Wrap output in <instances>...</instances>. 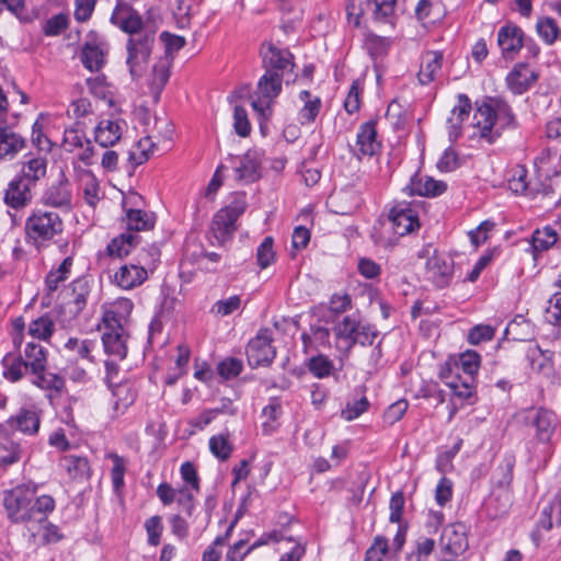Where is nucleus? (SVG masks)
I'll list each match as a JSON object with an SVG mask.
<instances>
[{"instance_id":"17","label":"nucleus","mask_w":561,"mask_h":561,"mask_svg":"<svg viewBox=\"0 0 561 561\" xmlns=\"http://www.w3.org/2000/svg\"><path fill=\"white\" fill-rule=\"evenodd\" d=\"M496 39L503 58L514 59L524 45V32L519 26L506 23L499 28Z\"/></svg>"},{"instance_id":"5","label":"nucleus","mask_w":561,"mask_h":561,"mask_svg":"<svg viewBox=\"0 0 561 561\" xmlns=\"http://www.w3.org/2000/svg\"><path fill=\"white\" fill-rule=\"evenodd\" d=\"M37 490L36 483L28 482L3 493V505L12 522L25 523L32 519L33 508L31 505Z\"/></svg>"},{"instance_id":"37","label":"nucleus","mask_w":561,"mask_h":561,"mask_svg":"<svg viewBox=\"0 0 561 561\" xmlns=\"http://www.w3.org/2000/svg\"><path fill=\"white\" fill-rule=\"evenodd\" d=\"M299 99L304 103L298 112V119L301 124H311L314 122L321 108V100L317 95H312L309 91L304 90L299 93Z\"/></svg>"},{"instance_id":"32","label":"nucleus","mask_w":561,"mask_h":561,"mask_svg":"<svg viewBox=\"0 0 561 561\" xmlns=\"http://www.w3.org/2000/svg\"><path fill=\"white\" fill-rule=\"evenodd\" d=\"M443 54L437 50L426 51L421 58L419 81L422 84H428L434 81L440 72Z\"/></svg>"},{"instance_id":"56","label":"nucleus","mask_w":561,"mask_h":561,"mask_svg":"<svg viewBox=\"0 0 561 561\" xmlns=\"http://www.w3.org/2000/svg\"><path fill=\"white\" fill-rule=\"evenodd\" d=\"M87 85L93 96L107 102L110 106L114 105L111 87L105 82L103 76L88 78Z\"/></svg>"},{"instance_id":"41","label":"nucleus","mask_w":561,"mask_h":561,"mask_svg":"<svg viewBox=\"0 0 561 561\" xmlns=\"http://www.w3.org/2000/svg\"><path fill=\"white\" fill-rule=\"evenodd\" d=\"M210 454L220 461L229 459L233 451V445L230 440L229 433H219L210 436L208 440Z\"/></svg>"},{"instance_id":"6","label":"nucleus","mask_w":561,"mask_h":561,"mask_svg":"<svg viewBox=\"0 0 561 561\" xmlns=\"http://www.w3.org/2000/svg\"><path fill=\"white\" fill-rule=\"evenodd\" d=\"M468 548V527L463 523L449 524L440 536L438 561H456Z\"/></svg>"},{"instance_id":"35","label":"nucleus","mask_w":561,"mask_h":561,"mask_svg":"<svg viewBox=\"0 0 561 561\" xmlns=\"http://www.w3.org/2000/svg\"><path fill=\"white\" fill-rule=\"evenodd\" d=\"M21 358L25 365L30 367L32 373L41 378L39 374L44 371L46 367V352L39 344L27 342L23 351Z\"/></svg>"},{"instance_id":"59","label":"nucleus","mask_w":561,"mask_h":561,"mask_svg":"<svg viewBox=\"0 0 561 561\" xmlns=\"http://www.w3.org/2000/svg\"><path fill=\"white\" fill-rule=\"evenodd\" d=\"M3 376L10 381H18L30 367L25 365L24 360L20 358H3Z\"/></svg>"},{"instance_id":"52","label":"nucleus","mask_w":561,"mask_h":561,"mask_svg":"<svg viewBox=\"0 0 561 561\" xmlns=\"http://www.w3.org/2000/svg\"><path fill=\"white\" fill-rule=\"evenodd\" d=\"M54 330L55 322L49 316L45 314L30 323L27 333L33 339L47 341L54 333Z\"/></svg>"},{"instance_id":"22","label":"nucleus","mask_w":561,"mask_h":561,"mask_svg":"<svg viewBox=\"0 0 561 561\" xmlns=\"http://www.w3.org/2000/svg\"><path fill=\"white\" fill-rule=\"evenodd\" d=\"M447 188L443 181L435 180L424 174H414L403 191L409 195H419L425 197H436L442 195Z\"/></svg>"},{"instance_id":"50","label":"nucleus","mask_w":561,"mask_h":561,"mask_svg":"<svg viewBox=\"0 0 561 561\" xmlns=\"http://www.w3.org/2000/svg\"><path fill=\"white\" fill-rule=\"evenodd\" d=\"M73 264L72 256H67L58 265L57 268H53L46 276L45 284L49 291H54L58 288L60 283H64L70 274Z\"/></svg>"},{"instance_id":"44","label":"nucleus","mask_w":561,"mask_h":561,"mask_svg":"<svg viewBox=\"0 0 561 561\" xmlns=\"http://www.w3.org/2000/svg\"><path fill=\"white\" fill-rule=\"evenodd\" d=\"M171 60L167 57L160 60L153 67L150 89L153 93L154 101H158L161 91L170 78Z\"/></svg>"},{"instance_id":"58","label":"nucleus","mask_w":561,"mask_h":561,"mask_svg":"<svg viewBox=\"0 0 561 561\" xmlns=\"http://www.w3.org/2000/svg\"><path fill=\"white\" fill-rule=\"evenodd\" d=\"M112 390V394L115 398V408L118 409H126L129 407L134 400H135V392L131 390V387L129 383H112V387H110Z\"/></svg>"},{"instance_id":"24","label":"nucleus","mask_w":561,"mask_h":561,"mask_svg":"<svg viewBox=\"0 0 561 561\" xmlns=\"http://www.w3.org/2000/svg\"><path fill=\"white\" fill-rule=\"evenodd\" d=\"M111 22L123 32L135 34L142 27V20L137 11L125 2H118L112 13Z\"/></svg>"},{"instance_id":"48","label":"nucleus","mask_w":561,"mask_h":561,"mask_svg":"<svg viewBox=\"0 0 561 561\" xmlns=\"http://www.w3.org/2000/svg\"><path fill=\"white\" fill-rule=\"evenodd\" d=\"M0 426V465L9 466L20 460L21 447L4 435Z\"/></svg>"},{"instance_id":"33","label":"nucleus","mask_w":561,"mask_h":561,"mask_svg":"<svg viewBox=\"0 0 561 561\" xmlns=\"http://www.w3.org/2000/svg\"><path fill=\"white\" fill-rule=\"evenodd\" d=\"M533 424L536 428V437L541 443H549L557 425V416L553 412L539 409L536 412Z\"/></svg>"},{"instance_id":"54","label":"nucleus","mask_w":561,"mask_h":561,"mask_svg":"<svg viewBox=\"0 0 561 561\" xmlns=\"http://www.w3.org/2000/svg\"><path fill=\"white\" fill-rule=\"evenodd\" d=\"M92 114V103L88 98H78L72 100L66 111V115L68 116V118L73 119V125L77 126H79L81 118H84Z\"/></svg>"},{"instance_id":"18","label":"nucleus","mask_w":561,"mask_h":561,"mask_svg":"<svg viewBox=\"0 0 561 561\" xmlns=\"http://www.w3.org/2000/svg\"><path fill=\"white\" fill-rule=\"evenodd\" d=\"M381 141L378 139L376 124L374 122L363 123L356 134L354 152L360 157H374L379 153Z\"/></svg>"},{"instance_id":"36","label":"nucleus","mask_w":561,"mask_h":561,"mask_svg":"<svg viewBox=\"0 0 561 561\" xmlns=\"http://www.w3.org/2000/svg\"><path fill=\"white\" fill-rule=\"evenodd\" d=\"M445 385L450 389L454 398L459 399L461 402H469L474 394V380L465 378L462 376H455L449 378L443 375Z\"/></svg>"},{"instance_id":"8","label":"nucleus","mask_w":561,"mask_h":561,"mask_svg":"<svg viewBox=\"0 0 561 561\" xmlns=\"http://www.w3.org/2000/svg\"><path fill=\"white\" fill-rule=\"evenodd\" d=\"M244 210V201H234L216 213L211 222L210 232L218 244H224L233 236L236 222Z\"/></svg>"},{"instance_id":"38","label":"nucleus","mask_w":561,"mask_h":561,"mask_svg":"<svg viewBox=\"0 0 561 561\" xmlns=\"http://www.w3.org/2000/svg\"><path fill=\"white\" fill-rule=\"evenodd\" d=\"M24 147V139L0 125V157L12 159Z\"/></svg>"},{"instance_id":"27","label":"nucleus","mask_w":561,"mask_h":561,"mask_svg":"<svg viewBox=\"0 0 561 561\" xmlns=\"http://www.w3.org/2000/svg\"><path fill=\"white\" fill-rule=\"evenodd\" d=\"M537 80L535 71L526 64H517L506 76V84L514 94L525 93Z\"/></svg>"},{"instance_id":"13","label":"nucleus","mask_w":561,"mask_h":561,"mask_svg":"<svg viewBox=\"0 0 561 561\" xmlns=\"http://www.w3.org/2000/svg\"><path fill=\"white\" fill-rule=\"evenodd\" d=\"M61 146L66 151L76 153L84 164L92 163L93 147L84 130L79 126L72 125L65 128Z\"/></svg>"},{"instance_id":"30","label":"nucleus","mask_w":561,"mask_h":561,"mask_svg":"<svg viewBox=\"0 0 561 561\" xmlns=\"http://www.w3.org/2000/svg\"><path fill=\"white\" fill-rule=\"evenodd\" d=\"M43 203L50 207L69 210L72 206V193L67 182H60L48 187L43 194Z\"/></svg>"},{"instance_id":"4","label":"nucleus","mask_w":561,"mask_h":561,"mask_svg":"<svg viewBox=\"0 0 561 561\" xmlns=\"http://www.w3.org/2000/svg\"><path fill=\"white\" fill-rule=\"evenodd\" d=\"M336 347L345 353L355 344L371 345L377 336L376 330L363 321L358 314L343 317L334 325Z\"/></svg>"},{"instance_id":"40","label":"nucleus","mask_w":561,"mask_h":561,"mask_svg":"<svg viewBox=\"0 0 561 561\" xmlns=\"http://www.w3.org/2000/svg\"><path fill=\"white\" fill-rule=\"evenodd\" d=\"M53 121L50 114H39L32 127V141L39 149L48 151L51 149V141L45 134V128Z\"/></svg>"},{"instance_id":"51","label":"nucleus","mask_w":561,"mask_h":561,"mask_svg":"<svg viewBox=\"0 0 561 561\" xmlns=\"http://www.w3.org/2000/svg\"><path fill=\"white\" fill-rule=\"evenodd\" d=\"M106 458L112 461L111 480L115 492H119L125 484V472L127 469V460L115 454L108 453Z\"/></svg>"},{"instance_id":"11","label":"nucleus","mask_w":561,"mask_h":561,"mask_svg":"<svg viewBox=\"0 0 561 561\" xmlns=\"http://www.w3.org/2000/svg\"><path fill=\"white\" fill-rule=\"evenodd\" d=\"M41 422V410L35 405H28L21 408L0 426H2L3 431L20 432L24 435L33 436L38 433Z\"/></svg>"},{"instance_id":"10","label":"nucleus","mask_w":561,"mask_h":561,"mask_svg":"<svg viewBox=\"0 0 561 561\" xmlns=\"http://www.w3.org/2000/svg\"><path fill=\"white\" fill-rule=\"evenodd\" d=\"M263 161V152L259 149H250L241 156H232L229 159L234 180L241 183H252L260 178Z\"/></svg>"},{"instance_id":"31","label":"nucleus","mask_w":561,"mask_h":561,"mask_svg":"<svg viewBox=\"0 0 561 561\" xmlns=\"http://www.w3.org/2000/svg\"><path fill=\"white\" fill-rule=\"evenodd\" d=\"M527 359L531 369L538 374L549 377L553 373V353L541 350L537 344L527 348Z\"/></svg>"},{"instance_id":"46","label":"nucleus","mask_w":561,"mask_h":561,"mask_svg":"<svg viewBox=\"0 0 561 561\" xmlns=\"http://www.w3.org/2000/svg\"><path fill=\"white\" fill-rule=\"evenodd\" d=\"M282 413V405L276 399L271 400L270 403L264 407L262 414L265 420L262 423V431L265 435H271L277 431Z\"/></svg>"},{"instance_id":"14","label":"nucleus","mask_w":561,"mask_h":561,"mask_svg":"<svg viewBox=\"0 0 561 561\" xmlns=\"http://www.w3.org/2000/svg\"><path fill=\"white\" fill-rule=\"evenodd\" d=\"M471 102L465 94L458 96L457 104L453 107L447 118L448 138L450 141L458 140L461 136L469 138L467 125L470 122Z\"/></svg>"},{"instance_id":"47","label":"nucleus","mask_w":561,"mask_h":561,"mask_svg":"<svg viewBox=\"0 0 561 561\" xmlns=\"http://www.w3.org/2000/svg\"><path fill=\"white\" fill-rule=\"evenodd\" d=\"M225 412L224 409H205L196 416L187 420V433L188 435H195L198 432L204 431L209 424H211L218 415Z\"/></svg>"},{"instance_id":"3","label":"nucleus","mask_w":561,"mask_h":561,"mask_svg":"<svg viewBox=\"0 0 561 561\" xmlns=\"http://www.w3.org/2000/svg\"><path fill=\"white\" fill-rule=\"evenodd\" d=\"M283 89V75L266 70L259 79L255 91L250 95L251 107L257 115L262 134L265 133L266 123L273 115L276 99Z\"/></svg>"},{"instance_id":"62","label":"nucleus","mask_w":561,"mask_h":561,"mask_svg":"<svg viewBox=\"0 0 561 561\" xmlns=\"http://www.w3.org/2000/svg\"><path fill=\"white\" fill-rule=\"evenodd\" d=\"M435 548V541L431 538L421 537L415 545V550L410 554V561H430Z\"/></svg>"},{"instance_id":"28","label":"nucleus","mask_w":561,"mask_h":561,"mask_svg":"<svg viewBox=\"0 0 561 561\" xmlns=\"http://www.w3.org/2000/svg\"><path fill=\"white\" fill-rule=\"evenodd\" d=\"M127 48L129 71L133 77L140 76L151 53L150 41L148 38L141 42L129 39Z\"/></svg>"},{"instance_id":"29","label":"nucleus","mask_w":561,"mask_h":561,"mask_svg":"<svg viewBox=\"0 0 561 561\" xmlns=\"http://www.w3.org/2000/svg\"><path fill=\"white\" fill-rule=\"evenodd\" d=\"M32 184L20 176L11 180L4 193V203L12 208H21L27 205L32 199Z\"/></svg>"},{"instance_id":"34","label":"nucleus","mask_w":561,"mask_h":561,"mask_svg":"<svg viewBox=\"0 0 561 561\" xmlns=\"http://www.w3.org/2000/svg\"><path fill=\"white\" fill-rule=\"evenodd\" d=\"M59 466L72 480H84L90 477V465L85 457L64 456L59 461Z\"/></svg>"},{"instance_id":"26","label":"nucleus","mask_w":561,"mask_h":561,"mask_svg":"<svg viewBox=\"0 0 561 561\" xmlns=\"http://www.w3.org/2000/svg\"><path fill=\"white\" fill-rule=\"evenodd\" d=\"M260 53L267 70L279 72V70L286 69L291 64L289 50L273 43H264Z\"/></svg>"},{"instance_id":"25","label":"nucleus","mask_w":561,"mask_h":561,"mask_svg":"<svg viewBox=\"0 0 561 561\" xmlns=\"http://www.w3.org/2000/svg\"><path fill=\"white\" fill-rule=\"evenodd\" d=\"M128 334L126 329L104 328L102 342L107 355L124 359L127 355Z\"/></svg>"},{"instance_id":"55","label":"nucleus","mask_w":561,"mask_h":561,"mask_svg":"<svg viewBox=\"0 0 561 561\" xmlns=\"http://www.w3.org/2000/svg\"><path fill=\"white\" fill-rule=\"evenodd\" d=\"M508 188L517 195L533 196L527 182V170L524 167L517 165L512 170L511 178L508 179Z\"/></svg>"},{"instance_id":"20","label":"nucleus","mask_w":561,"mask_h":561,"mask_svg":"<svg viewBox=\"0 0 561 561\" xmlns=\"http://www.w3.org/2000/svg\"><path fill=\"white\" fill-rule=\"evenodd\" d=\"M106 50V44L101 37L96 35L88 36L81 51L83 66L90 71L100 70L105 64Z\"/></svg>"},{"instance_id":"61","label":"nucleus","mask_w":561,"mask_h":561,"mask_svg":"<svg viewBox=\"0 0 561 561\" xmlns=\"http://www.w3.org/2000/svg\"><path fill=\"white\" fill-rule=\"evenodd\" d=\"M273 238L265 237L256 250V261L261 268L268 267L275 261Z\"/></svg>"},{"instance_id":"57","label":"nucleus","mask_w":561,"mask_h":561,"mask_svg":"<svg viewBox=\"0 0 561 561\" xmlns=\"http://www.w3.org/2000/svg\"><path fill=\"white\" fill-rule=\"evenodd\" d=\"M307 367L314 377L323 379L332 374L334 365L329 357L317 355L308 360Z\"/></svg>"},{"instance_id":"15","label":"nucleus","mask_w":561,"mask_h":561,"mask_svg":"<svg viewBox=\"0 0 561 561\" xmlns=\"http://www.w3.org/2000/svg\"><path fill=\"white\" fill-rule=\"evenodd\" d=\"M248 362L252 367L268 365L275 357L272 346L271 332L267 329L260 330L247 347Z\"/></svg>"},{"instance_id":"7","label":"nucleus","mask_w":561,"mask_h":561,"mask_svg":"<svg viewBox=\"0 0 561 561\" xmlns=\"http://www.w3.org/2000/svg\"><path fill=\"white\" fill-rule=\"evenodd\" d=\"M422 207L417 203L399 202L388 214L391 230L399 237L412 233L420 228V213Z\"/></svg>"},{"instance_id":"42","label":"nucleus","mask_w":561,"mask_h":561,"mask_svg":"<svg viewBox=\"0 0 561 561\" xmlns=\"http://www.w3.org/2000/svg\"><path fill=\"white\" fill-rule=\"evenodd\" d=\"M46 170L47 161L45 158H31L24 162L20 178L34 185L38 180L45 176Z\"/></svg>"},{"instance_id":"49","label":"nucleus","mask_w":561,"mask_h":561,"mask_svg":"<svg viewBox=\"0 0 561 561\" xmlns=\"http://www.w3.org/2000/svg\"><path fill=\"white\" fill-rule=\"evenodd\" d=\"M558 241L557 231L550 226L534 231L531 245L534 251L543 252L552 248Z\"/></svg>"},{"instance_id":"19","label":"nucleus","mask_w":561,"mask_h":561,"mask_svg":"<svg viewBox=\"0 0 561 561\" xmlns=\"http://www.w3.org/2000/svg\"><path fill=\"white\" fill-rule=\"evenodd\" d=\"M453 260L444 254L434 253L426 261V276L437 287L447 286L453 277Z\"/></svg>"},{"instance_id":"1","label":"nucleus","mask_w":561,"mask_h":561,"mask_svg":"<svg viewBox=\"0 0 561 561\" xmlns=\"http://www.w3.org/2000/svg\"><path fill=\"white\" fill-rule=\"evenodd\" d=\"M515 127V116L510 105L497 99L476 103L474 112L467 125L469 138L493 144L507 128Z\"/></svg>"},{"instance_id":"23","label":"nucleus","mask_w":561,"mask_h":561,"mask_svg":"<svg viewBox=\"0 0 561 561\" xmlns=\"http://www.w3.org/2000/svg\"><path fill=\"white\" fill-rule=\"evenodd\" d=\"M447 365L449 371L455 373L456 376H460L459 371H462V377L476 380L481 366V356L476 351L467 350L457 356L450 357Z\"/></svg>"},{"instance_id":"12","label":"nucleus","mask_w":561,"mask_h":561,"mask_svg":"<svg viewBox=\"0 0 561 561\" xmlns=\"http://www.w3.org/2000/svg\"><path fill=\"white\" fill-rule=\"evenodd\" d=\"M180 474L184 485L179 488V506L190 516L195 508V494L201 490L199 477L195 466L190 461H185L181 465Z\"/></svg>"},{"instance_id":"2","label":"nucleus","mask_w":561,"mask_h":561,"mask_svg":"<svg viewBox=\"0 0 561 561\" xmlns=\"http://www.w3.org/2000/svg\"><path fill=\"white\" fill-rule=\"evenodd\" d=\"M24 231L26 243L42 250L62 233L64 221L55 211L35 209L26 218Z\"/></svg>"},{"instance_id":"45","label":"nucleus","mask_w":561,"mask_h":561,"mask_svg":"<svg viewBox=\"0 0 561 561\" xmlns=\"http://www.w3.org/2000/svg\"><path fill=\"white\" fill-rule=\"evenodd\" d=\"M126 224L129 230L146 231L153 228L156 217L152 213L142 208L126 213Z\"/></svg>"},{"instance_id":"39","label":"nucleus","mask_w":561,"mask_h":561,"mask_svg":"<svg viewBox=\"0 0 561 561\" xmlns=\"http://www.w3.org/2000/svg\"><path fill=\"white\" fill-rule=\"evenodd\" d=\"M538 525L543 530L561 525V493L556 494L549 505L542 508Z\"/></svg>"},{"instance_id":"64","label":"nucleus","mask_w":561,"mask_h":561,"mask_svg":"<svg viewBox=\"0 0 561 561\" xmlns=\"http://www.w3.org/2000/svg\"><path fill=\"white\" fill-rule=\"evenodd\" d=\"M389 549L388 540L383 536H377L368 548L365 561H382Z\"/></svg>"},{"instance_id":"16","label":"nucleus","mask_w":561,"mask_h":561,"mask_svg":"<svg viewBox=\"0 0 561 561\" xmlns=\"http://www.w3.org/2000/svg\"><path fill=\"white\" fill-rule=\"evenodd\" d=\"M133 308V301L126 297H119L106 305L102 317L104 328L126 329Z\"/></svg>"},{"instance_id":"43","label":"nucleus","mask_w":561,"mask_h":561,"mask_svg":"<svg viewBox=\"0 0 561 561\" xmlns=\"http://www.w3.org/2000/svg\"><path fill=\"white\" fill-rule=\"evenodd\" d=\"M137 237L133 233H122L114 238L106 247V252L112 257H124L133 251Z\"/></svg>"},{"instance_id":"63","label":"nucleus","mask_w":561,"mask_h":561,"mask_svg":"<svg viewBox=\"0 0 561 561\" xmlns=\"http://www.w3.org/2000/svg\"><path fill=\"white\" fill-rule=\"evenodd\" d=\"M233 525H231L225 536L217 537L203 552L202 561H220L222 550L227 540V537Z\"/></svg>"},{"instance_id":"9","label":"nucleus","mask_w":561,"mask_h":561,"mask_svg":"<svg viewBox=\"0 0 561 561\" xmlns=\"http://www.w3.org/2000/svg\"><path fill=\"white\" fill-rule=\"evenodd\" d=\"M128 130L127 122L117 114L102 116L93 128L94 141L102 148L116 146Z\"/></svg>"},{"instance_id":"53","label":"nucleus","mask_w":561,"mask_h":561,"mask_svg":"<svg viewBox=\"0 0 561 561\" xmlns=\"http://www.w3.org/2000/svg\"><path fill=\"white\" fill-rule=\"evenodd\" d=\"M536 31L539 37L547 45L554 44L560 34V28L556 20L549 16H542L538 19L536 23Z\"/></svg>"},{"instance_id":"21","label":"nucleus","mask_w":561,"mask_h":561,"mask_svg":"<svg viewBox=\"0 0 561 561\" xmlns=\"http://www.w3.org/2000/svg\"><path fill=\"white\" fill-rule=\"evenodd\" d=\"M148 278L147 270L135 263H125L114 273L113 282L124 290L140 286Z\"/></svg>"},{"instance_id":"60","label":"nucleus","mask_w":561,"mask_h":561,"mask_svg":"<svg viewBox=\"0 0 561 561\" xmlns=\"http://www.w3.org/2000/svg\"><path fill=\"white\" fill-rule=\"evenodd\" d=\"M154 145L150 137L139 139L136 147L131 149L129 158L136 164H141L153 153Z\"/></svg>"}]
</instances>
